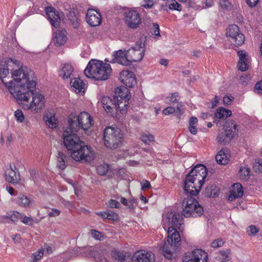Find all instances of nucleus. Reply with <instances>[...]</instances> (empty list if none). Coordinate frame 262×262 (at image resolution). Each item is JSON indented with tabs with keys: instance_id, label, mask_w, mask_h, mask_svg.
<instances>
[{
	"instance_id": "1",
	"label": "nucleus",
	"mask_w": 262,
	"mask_h": 262,
	"mask_svg": "<svg viewBox=\"0 0 262 262\" xmlns=\"http://www.w3.org/2000/svg\"><path fill=\"white\" fill-rule=\"evenodd\" d=\"M13 77L14 81L10 82L9 86L11 95L24 109L40 111L44 106L45 100L43 95L34 92L36 85L34 72L27 67H21L14 72Z\"/></svg>"
},
{
	"instance_id": "2",
	"label": "nucleus",
	"mask_w": 262,
	"mask_h": 262,
	"mask_svg": "<svg viewBox=\"0 0 262 262\" xmlns=\"http://www.w3.org/2000/svg\"><path fill=\"white\" fill-rule=\"evenodd\" d=\"M74 128L68 127L63 134V144L68 150L71 151V156L76 161L90 162L93 159L91 147L85 145Z\"/></svg>"
},
{
	"instance_id": "3",
	"label": "nucleus",
	"mask_w": 262,
	"mask_h": 262,
	"mask_svg": "<svg viewBox=\"0 0 262 262\" xmlns=\"http://www.w3.org/2000/svg\"><path fill=\"white\" fill-rule=\"evenodd\" d=\"M207 174V168L204 165L198 164L194 167L186 176L184 182L185 193L196 195L204 184Z\"/></svg>"
},
{
	"instance_id": "4",
	"label": "nucleus",
	"mask_w": 262,
	"mask_h": 262,
	"mask_svg": "<svg viewBox=\"0 0 262 262\" xmlns=\"http://www.w3.org/2000/svg\"><path fill=\"white\" fill-rule=\"evenodd\" d=\"M85 76L96 80H105L112 73L110 64L96 59H91L84 70Z\"/></svg>"
},
{
	"instance_id": "5",
	"label": "nucleus",
	"mask_w": 262,
	"mask_h": 262,
	"mask_svg": "<svg viewBox=\"0 0 262 262\" xmlns=\"http://www.w3.org/2000/svg\"><path fill=\"white\" fill-rule=\"evenodd\" d=\"M104 145L110 149H115L121 146L123 141V134L121 129L108 126L103 133Z\"/></svg>"
},
{
	"instance_id": "6",
	"label": "nucleus",
	"mask_w": 262,
	"mask_h": 262,
	"mask_svg": "<svg viewBox=\"0 0 262 262\" xmlns=\"http://www.w3.org/2000/svg\"><path fill=\"white\" fill-rule=\"evenodd\" d=\"M182 202V215L186 217H196L201 216L204 212L203 207L199 202L190 195Z\"/></svg>"
},
{
	"instance_id": "7",
	"label": "nucleus",
	"mask_w": 262,
	"mask_h": 262,
	"mask_svg": "<svg viewBox=\"0 0 262 262\" xmlns=\"http://www.w3.org/2000/svg\"><path fill=\"white\" fill-rule=\"evenodd\" d=\"M93 120L90 115L85 112L80 113L78 116L70 115L68 118V126L78 131L80 128L86 132L92 126Z\"/></svg>"
},
{
	"instance_id": "8",
	"label": "nucleus",
	"mask_w": 262,
	"mask_h": 262,
	"mask_svg": "<svg viewBox=\"0 0 262 262\" xmlns=\"http://www.w3.org/2000/svg\"><path fill=\"white\" fill-rule=\"evenodd\" d=\"M145 52V40L140 39L137 41L135 46L127 50V57L129 65L134 62L141 61Z\"/></svg>"
},
{
	"instance_id": "9",
	"label": "nucleus",
	"mask_w": 262,
	"mask_h": 262,
	"mask_svg": "<svg viewBox=\"0 0 262 262\" xmlns=\"http://www.w3.org/2000/svg\"><path fill=\"white\" fill-rule=\"evenodd\" d=\"M236 127L237 125L234 121L227 122L224 127V132L220 133L217 137L218 142L224 145L229 143L237 132Z\"/></svg>"
},
{
	"instance_id": "10",
	"label": "nucleus",
	"mask_w": 262,
	"mask_h": 262,
	"mask_svg": "<svg viewBox=\"0 0 262 262\" xmlns=\"http://www.w3.org/2000/svg\"><path fill=\"white\" fill-rule=\"evenodd\" d=\"M208 254L202 249H196L191 252L185 253L183 256V262H207Z\"/></svg>"
},
{
	"instance_id": "11",
	"label": "nucleus",
	"mask_w": 262,
	"mask_h": 262,
	"mask_svg": "<svg viewBox=\"0 0 262 262\" xmlns=\"http://www.w3.org/2000/svg\"><path fill=\"white\" fill-rule=\"evenodd\" d=\"M124 19L128 27L132 29L138 28L141 23L140 14L134 10H129L127 11L125 13Z\"/></svg>"
},
{
	"instance_id": "12",
	"label": "nucleus",
	"mask_w": 262,
	"mask_h": 262,
	"mask_svg": "<svg viewBox=\"0 0 262 262\" xmlns=\"http://www.w3.org/2000/svg\"><path fill=\"white\" fill-rule=\"evenodd\" d=\"M119 99L113 96V98L109 97H103L101 99V102L105 110L107 112H112L114 107H117V109L120 110L121 113L124 111L122 106H120Z\"/></svg>"
},
{
	"instance_id": "13",
	"label": "nucleus",
	"mask_w": 262,
	"mask_h": 262,
	"mask_svg": "<svg viewBox=\"0 0 262 262\" xmlns=\"http://www.w3.org/2000/svg\"><path fill=\"white\" fill-rule=\"evenodd\" d=\"M129 90L125 86L117 88L115 89L114 97L119 99L120 106H122L124 111L127 109L128 101L130 98Z\"/></svg>"
},
{
	"instance_id": "14",
	"label": "nucleus",
	"mask_w": 262,
	"mask_h": 262,
	"mask_svg": "<svg viewBox=\"0 0 262 262\" xmlns=\"http://www.w3.org/2000/svg\"><path fill=\"white\" fill-rule=\"evenodd\" d=\"M5 180L13 184H17L20 180V174L15 165L10 164L5 172Z\"/></svg>"
},
{
	"instance_id": "15",
	"label": "nucleus",
	"mask_w": 262,
	"mask_h": 262,
	"mask_svg": "<svg viewBox=\"0 0 262 262\" xmlns=\"http://www.w3.org/2000/svg\"><path fill=\"white\" fill-rule=\"evenodd\" d=\"M46 13L48 16L51 25L55 28L60 26L62 12H59L52 7H47L45 8Z\"/></svg>"
},
{
	"instance_id": "16",
	"label": "nucleus",
	"mask_w": 262,
	"mask_h": 262,
	"mask_svg": "<svg viewBox=\"0 0 262 262\" xmlns=\"http://www.w3.org/2000/svg\"><path fill=\"white\" fill-rule=\"evenodd\" d=\"M86 20L92 27L99 26L101 22L100 13L93 9H89L86 14Z\"/></svg>"
},
{
	"instance_id": "17",
	"label": "nucleus",
	"mask_w": 262,
	"mask_h": 262,
	"mask_svg": "<svg viewBox=\"0 0 262 262\" xmlns=\"http://www.w3.org/2000/svg\"><path fill=\"white\" fill-rule=\"evenodd\" d=\"M154 255L150 252L140 250L133 255V262H155Z\"/></svg>"
},
{
	"instance_id": "18",
	"label": "nucleus",
	"mask_w": 262,
	"mask_h": 262,
	"mask_svg": "<svg viewBox=\"0 0 262 262\" xmlns=\"http://www.w3.org/2000/svg\"><path fill=\"white\" fill-rule=\"evenodd\" d=\"M121 82L129 88L134 86L136 83V78L134 73L128 70H123L120 73Z\"/></svg>"
},
{
	"instance_id": "19",
	"label": "nucleus",
	"mask_w": 262,
	"mask_h": 262,
	"mask_svg": "<svg viewBox=\"0 0 262 262\" xmlns=\"http://www.w3.org/2000/svg\"><path fill=\"white\" fill-rule=\"evenodd\" d=\"M237 55L239 57L237 64L238 69L241 71H246L248 70L250 63L248 54L245 51L241 50L237 52Z\"/></svg>"
},
{
	"instance_id": "20",
	"label": "nucleus",
	"mask_w": 262,
	"mask_h": 262,
	"mask_svg": "<svg viewBox=\"0 0 262 262\" xmlns=\"http://www.w3.org/2000/svg\"><path fill=\"white\" fill-rule=\"evenodd\" d=\"M112 256L115 262H133V256H132L131 253L123 251H113Z\"/></svg>"
},
{
	"instance_id": "21",
	"label": "nucleus",
	"mask_w": 262,
	"mask_h": 262,
	"mask_svg": "<svg viewBox=\"0 0 262 262\" xmlns=\"http://www.w3.org/2000/svg\"><path fill=\"white\" fill-rule=\"evenodd\" d=\"M167 243L176 247L181 241L179 232L172 226H170L167 229Z\"/></svg>"
},
{
	"instance_id": "22",
	"label": "nucleus",
	"mask_w": 262,
	"mask_h": 262,
	"mask_svg": "<svg viewBox=\"0 0 262 262\" xmlns=\"http://www.w3.org/2000/svg\"><path fill=\"white\" fill-rule=\"evenodd\" d=\"M167 217L171 226L177 227L181 230V227L184 223L183 219L179 213L173 212H168Z\"/></svg>"
},
{
	"instance_id": "23",
	"label": "nucleus",
	"mask_w": 262,
	"mask_h": 262,
	"mask_svg": "<svg viewBox=\"0 0 262 262\" xmlns=\"http://www.w3.org/2000/svg\"><path fill=\"white\" fill-rule=\"evenodd\" d=\"M127 55V50H118L114 54L113 59L110 61L111 63L117 62L123 66H129V62L128 61Z\"/></svg>"
},
{
	"instance_id": "24",
	"label": "nucleus",
	"mask_w": 262,
	"mask_h": 262,
	"mask_svg": "<svg viewBox=\"0 0 262 262\" xmlns=\"http://www.w3.org/2000/svg\"><path fill=\"white\" fill-rule=\"evenodd\" d=\"M67 31L64 29L57 30L54 33L52 40L57 47L64 45L67 41Z\"/></svg>"
},
{
	"instance_id": "25",
	"label": "nucleus",
	"mask_w": 262,
	"mask_h": 262,
	"mask_svg": "<svg viewBox=\"0 0 262 262\" xmlns=\"http://www.w3.org/2000/svg\"><path fill=\"white\" fill-rule=\"evenodd\" d=\"M243 187L240 183H235L233 185L230 194L228 196V200L232 201L234 199L241 197L243 195Z\"/></svg>"
},
{
	"instance_id": "26",
	"label": "nucleus",
	"mask_w": 262,
	"mask_h": 262,
	"mask_svg": "<svg viewBox=\"0 0 262 262\" xmlns=\"http://www.w3.org/2000/svg\"><path fill=\"white\" fill-rule=\"evenodd\" d=\"M70 83L76 93L81 94L84 93L85 84L80 78H76L72 79Z\"/></svg>"
},
{
	"instance_id": "27",
	"label": "nucleus",
	"mask_w": 262,
	"mask_h": 262,
	"mask_svg": "<svg viewBox=\"0 0 262 262\" xmlns=\"http://www.w3.org/2000/svg\"><path fill=\"white\" fill-rule=\"evenodd\" d=\"M176 247L165 242L162 247L164 256L167 259H171L173 257V251L176 250Z\"/></svg>"
},
{
	"instance_id": "28",
	"label": "nucleus",
	"mask_w": 262,
	"mask_h": 262,
	"mask_svg": "<svg viewBox=\"0 0 262 262\" xmlns=\"http://www.w3.org/2000/svg\"><path fill=\"white\" fill-rule=\"evenodd\" d=\"M73 72V68L69 64H64L59 72V75L63 79L70 77Z\"/></svg>"
},
{
	"instance_id": "29",
	"label": "nucleus",
	"mask_w": 262,
	"mask_h": 262,
	"mask_svg": "<svg viewBox=\"0 0 262 262\" xmlns=\"http://www.w3.org/2000/svg\"><path fill=\"white\" fill-rule=\"evenodd\" d=\"M68 157L62 152L58 151L57 156V167L61 169H64L67 165V159Z\"/></svg>"
},
{
	"instance_id": "30",
	"label": "nucleus",
	"mask_w": 262,
	"mask_h": 262,
	"mask_svg": "<svg viewBox=\"0 0 262 262\" xmlns=\"http://www.w3.org/2000/svg\"><path fill=\"white\" fill-rule=\"evenodd\" d=\"M232 115V112L224 107H220L216 110L215 114V118L217 119L225 120Z\"/></svg>"
},
{
	"instance_id": "31",
	"label": "nucleus",
	"mask_w": 262,
	"mask_h": 262,
	"mask_svg": "<svg viewBox=\"0 0 262 262\" xmlns=\"http://www.w3.org/2000/svg\"><path fill=\"white\" fill-rule=\"evenodd\" d=\"M242 33L239 29V27L236 25H231L229 26L227 29L226 36L229 39L236 37L237 34Z\"/></svg>"
},
{
	"instance_id": "32",
	"label": "nucleus",
	"mask_w": 262,
	"mask_h": 262,
	"mask_svg": "<svg viewBox=\"0 0 262 262\" xmlns=\"http://www.w3.org/2000/svg\"><path fill=\"white\" fill-rule=\"evenodd\" d=\"M225 149H222L215 157L217 163L220 165H225L228 162L229 159L225 153Z\"/></svg>"
},
{
	"instance_id": "33",
	"label": "nucleus",
	"mask_w": 262,
	"mask_h": 262,
	"mask_svg": "<svg viewBox=\"0 0 262 262\" xmlns=\"http://www.w3.org/2000/svg\"><path fill=\"white\" fill-rule=\"evenodd\" d=\"M245 37L243 33L237 34L236 37L229 39L230 42L236 47L242 46L245 42Z\"/></svg>"
},
{
	"instance_id": "34",
	"label": "nucleus",
	"mask_w": 262,
	"mask_h": 262,
	"mask_svg": "<svg viewBox=\"0 0 262 262\" xmlns=\"http://www.w3.org/2000/svg\"><path fill=\"white\" fill-rule=\"evenodd\" d=\"M43 120L50 128H54L56 126V120L55 116L51 114H47L43 117Z\"/></svg>"
},
{
	"instance_id": "35",
	"label": "nucleus",
	"mask_w": 262,
	"mask_h": 262,
	"mask_svg": "<svg viewBox=\"0 0 262 262\" xmlns=\"http://www.w3.org/2000/svg\"><path fill=\"white\" fill-rule=\"evenodd\" d=\"M198 124V119L194 117H191L189 120V130L193 135H196L197 129L196 125Z\"/></svg>"
},
{
	"instance_id": "36",
	"label": "nucleus",
	"mask_w": 262,
	"mask_h": 262,
	"mask_svg": "<svg viewBox=\"0 0 262 262\" xmlns=\"http://www.w3.org/2000/svg\"><path fill=\"white\" fill-rule=\"evenodd\" d=\"M17 70L14 71V72L12 74V77H13V74L14 73V72ZM9 74V70L8 68H0V79L2 81V82L5 84V85L8 86V88L9 85H10V82H13L14 81V78L12 77L13 78V80L9 82V85L8 83L5 82L4 81V78L6 77Z\"/></svg>"
},
{
	"instance_id": "37",
	"label": "nucleus",
	"mask_w": 262,
	"mask_h": 262,
	"mask_svg": "<svg viewBox=\"0 0 262 262\" xmlns=\"http://www.w3.org/2000/svg\"><path fill=\"white\" fill-rule=\"evenodd\" d=\"M30 199L24 194H20L18 197L17 203L20 206L27 207L30 204Z\"/></svg>"
},
{
	"instance_id": "38",
	"label": "nucleus",
	"mask_w": 262,
	"mask_h": 262,
	"mask_svg": "<svg viewBox=\"0 0 262 262\" xmlns=\"http://www.w3.org/2000/svg\"><path fill=\"white\" fill-rule=\"evenodd\" d=\"M180 100V96L178 92L171 94L170 96L166 98V103L168 104L178 103Z\"/></svg>"
},
{
	"instance_id": "39",
	"label": "nucleus",
	"mask_w": 262,
	"mask_h": 262,
	"mask_svg": "<svg viewBox=\"0 0 262 262\" xmlns=\"http://www.w3.org/2000/svg\"><path fill=\"white\" fill-rule=\"evenodd\" d=\"M250 169L248 167H241L239 170L240 178L243 180H248L249 177Z\"/></svg>"
},
{
	"instance_id": "40",
	"label": "nucleus",
	"mask_w": 262,
	"mask_h": 262,
	"mask_svg": "<svg viewBox=\"0 0 262 262\" xmlns=\"http://www.w3.org/2000/svg\"><path fill=\"white\" fill-rule=\"evenodd\" d=\"M6 218L10 219L13 222H15L21 218V214L17 211L9 212L7 213Z\"/></svg>"
},
{
	"instance_id": "41",
	"label": "nucleus",
	"mask_w": 262,
	"mask_h": 262,
	"mask_svg": "<svg viewBox=\"0 0 262 262\" xmlns=\"http://www.w3.org/2000/svg\"><path fill=\"white\" fill-rule=\"evenodd\" d=\"M109 166L107 164H103L97 167V171L98 173L101 176H105L108 170Z\"/></svg>"
},
{
	"instance_id": "42",
	"label": "nucleus",
	"mask_w": 262,
	"mask_h": 262,
	"mask_svg": "<svg viewBox=\"0 0 262 262\" xmlns=\"http://www.w3.org/2000/svg\"><path fill=\"white\" fill-rule=\"evenodd\" d=\"M141 138V140L145 144H149L154 141V137L150 134H143Z\"/></svg>"
},
{
	"instance_id": "43",
	"label": "nucleus",
	"mask_w": 262,
	"mask_h": 262,
	"mask_svg": "<svg viewBox=\"0 0 262 262\" xmlns=\"http://www.w3.org/2000/svg\"><path fill=\"white\" fill-rule=\"evenodd\" d=\"M14 116L18 122H23L25 120V116L20 110H17L14 112Z\"/></svg>"
},
{
	"instance_id": "44",
	"label": "nucleus",
	"mask_w": 262,
	"mask_h": 262,
	"mask_svg": "<svg viewBox=\"0 0 262 262\" xmlns=\"http://www.w3.org/2000/svg\"><path fill=\"white\" fill-rule=\"evenodd\" d=\"M220 6L225 10H228L231 8V3L228 0H220Z\"/></svg>"
},
{
	"instance_id": "45",
	"label": "nucleus",
	"mask_w": 262,
	"mask_h": 262,
	"mask_svg": "<svg viewBox=\"0 0 262 262\" xmlns=\"http://www.w3.org/2000/svg\"><path fill=\"white\" fill-rule=\"evenodd\" d=\"M169 8L171 10L180 11L182 10V6L176 0H171L170 4L169 5Z\"/></svg>"
},
{
	"instance_id": "46",
	"label": "nucleus",
	"mask_w": 262,
	"mask_h": 262,
	"mask_svg": "<svg viewBox=\"0 0 262 262\" xmlns=\"http://www.w3.org/2000/svg\"><path fill=\"white\" fill-rule=\"evenodd\" d=\"M258 231L259 230L254 225H251L247 229V232L249 236L255 235Z\"/></svg>"
},
{
	"instance_id": "47",
	"label": "nucleus",
	"mask_w": 262,
	"mask_h": 262,
	"mask_svg": "<svg viewBox=\"0 0 262 262\" xmlns=\"http://www.w3.org/2000/svg\"><path fill=\"white\" fill-rule=\"evenodd\" d=\"M68 17L74 27H77L78 24V18L75 14V13L74 12H70L68 15Z\"/></svg>"
},
{
	"instance_id": "48",
	"label": "nucleus",
	"mask_w": 262,
	"mask_h": 262,
	"mask_svg": "<svg viewBox=\"0 0 262 262\" xmlns=\"http://www.w3.org/2000/svg\"><path fill=\"white\" fill-rule=\"evenodd\" d=\"M91 234L93 238L97 240H101L104 237L102 233L94 229L91 230Z\"/></svg>"
},
{
	"instance_id": "49",
	"label": "nucleus",
	"mask_w": 262,
	"mask_h": 262,
	"mask_svg": "<svg viewBox=\"0 0 262 262\" xmlns=\"http://www.w3.org/2000/svg\"><path fill=\"white\" fill-rule=\"evenodd\" d=\"M43 255V250L39 249L37 252L33 253L32 255V259L34 262L36 261L39 259Z\"/></svg>"
},
{
	"instance_id": "50",
	"label": "nucleus",
	"mask_w": 262,
	"mask_h": 262,
	"mask_svg": "<svg viewBox=\"0 0 262 262\" xmlns=\"http://www.w3.org/2000/svg\"><path fill=\"white\" fill-rule=\"evenodd\" d=\"M253 168L256 173H262V162L255 161L253 164Z\"/></svg>"
},
{
	"instance_id": "51",
	"label": "nucleus",
	"mask_w": 262,
	"mask_h": 262,
	"mask_svg": "<svg viewBox=\"0 0 262 262\" xmlns=\"http://www.w3.org/2000/svg\"><path fill=\"white\" fill-rule=\"evenodd\" d=\"M21 220V222L27 225H33V220L30 217H28L27 216H23L21 215V218L20 219Z\"/></svg>"
},
{
	"instance_id": "52",
	"label": "nucleus",
	"mask_w": 262,
	"mask_h": 262,
	"mask_svg": "<svg viewBox=\"0 0 262 262\" xmlns=\"http://www.w3.org/2000/svg\"><path fill=\"white\" fill-rule=\"evenodd\" d=\"M144 2L142 6L146 9H150L154 5L156 0H144Z\"/></svg>"
},
{
	"instance_id": "53",
	"label": "nucleus",
	"mask_w": 262,
	"mask_h": 262,
	"mask_svg": "<svg viewBox=\"0 0 262 262\" xmlns=\"http://www.w3.org/2000/svg\"><path fill=\"white\" fill-rule=\"evenodd\" d=\"M107 206L110 208L115 207L118 208L120 207V203L115 200H110L107 203Z\"/></svg>"
},
{
	"instance_id": "54",
	"label": "nucleus",
	"mask_w": 262,
	"mask_h": 262,
	"mask_svg": "<svg viewBox=\"0 0 262 262\" xmlns=\"http://www.w3.org/2000/svg\"><path fill=\"white\" fill-rule=\"evenodd\" d=\"M152 26L154 32L152 34L155 35V38H158L161 36L159 25L157 23H154Z\"/></svg>"
},
{
	"instance_id": "55",
	"label": "nucleus",
	"mask_w": 262,
	"mask_h": 262,
	"mask_svg": "<svg viewBox=\"0 0 262 262\" xmlns=\"http://www.w3.org/2000/svg\"><path fill=\"white\" fill-rule=\"evenodd\" d=\"M250 77L248 75H242L240 77V82L244 85H247L250 80Z\"/></svg>"
},
{
	"instance_id": "56",
	"label": "nucleus",
	"mask_w": 262,
	"mask_h": 262,
	"mask_svg": "<svg viewBox=\"0 0 262 262\" xmlns=\"http://www.w3.org/2000/svg\"><path fill=\"white\" fill-rule=\"evenodd\" d=\"M223 244L224 242L221 238H217L211 243V246L213 248H218L223 246Z\"/></svg>"
},
{
	"instance_id": "57",
	"label": "nucleus",
	"mask_w": 262,
	"mask_h": 262,
	"mask_svg": "<svg viewBox=\"0 0 262 262\" xmlns=\"http://www.w3.org/2000/svg\"><path fill=\"white\" fill-rule=\"evenodd\" d=\"M106 212H107V215H106L107 219L115 220L118 219V215L115 212H114L111 210H108L106 211Z\"/></svg>"
},
{
	"instance_id": "58",
	"label": "nucleus",
	"mask_w": 262,
	"mask_h": 262,
	"mask_svg": "<svg viewBox=\"0 0 262 262\" xmlns=\"http://www.w3.org/2000/svg\"><path fill=\"white\" fill-rule=\"evenodd\" d=\"M184 105L182 104V102L178 103L177 105V107H176V112L178 113L179 115H182L184 113Z\"/></svg>"
},
{
	"instance_id": "59",
	"label": "nucleus",
	"mask_w": 262,
	"mask_h": 262,
	"mask_svg": "<svg viewBox=\"0 0 262 262\" xmlns=\"http://www.w3.org/2000/svg\"><path fill=\"white\" fill-rule=\"evenodd\" d=\"M176 112V107L173 106H168L163 110V113L165 115H169L172 114Z\"/></svg>"
},
{
	"instance_id": "60",
	"label": "nucleus",
	"mask_w": 262,
	"mask_h": 262,
	"mask_svg": "<svg viewBox=\"0 0 262 262\" xmlns=\"http://www.w3.org/2000/svg\"><path fill=\"white\" fill-rule=\"evenodd\" d=\"M233 100V97L226 95L223 98V103L225 105H230Z\"/></svg>"
},
{
	"instance_id": "61",
	"label": "nucleus",
	"mask_w": 262,
	"mask_h": 262,
	"mask_svg": "<svg viewBox=\"0 0 262 262\" xmlns=\"http://www.w3.org/2000/svg\"><path fill=\"white\" fill-rule=\"evenodd\" d=\"M221 254L223 256L222 261L225 262L230 260V257L228 255L229 254V251L227 250L226 251H222Z\"/></svg>"
},
{
	"instance_id": "62",
	"label": "nucleus",
	"mask_w": 262,
	"mask_h": 262,
	"mask_svg": "<svg viewBox=\"0 0 262 262\" xmlns=\"http://www.w3.org/2000/svg\"><path fill=\"white\" fill-rule=\"evenodd\" d=\"M137 200L134 198V199H130L128 201V206L129 209H134L135 208V207L137 206Z\"/></svg>"
},
{
	"instance_id": "63",
	"label": "nucleus",
	"mask_w": 262,
	"mask_h": 262,
	"mask_svg": "<svg viewBox=\"0 0 262 262\" xmlns=\"http://www.w3.org/2000/svg\"><path fill=\"white\" fill-rule=\"evenodd\" d=\"M52 211L49 213V216L50 217H56L58 216L60 213V211L58 209L53 208Z\"/></svg>"
},
{
	"instance_id": "64",
	"label": "nucleus",
	"mask_w": 262,
	"mask_h": 262,
	"mask_svg": "<svg viewBox=\"0 0 262 262\" xmlns=\"http://www.w3.org/2000/svg\"><path fill=\"white\" fill-rule=\"evenodd\" d=\"M255 89L257 91L258 93L262 94V80L256 83Z\"/></svg>"
}]
</instances>
